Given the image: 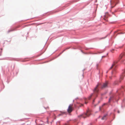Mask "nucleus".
Wrapping results in <instances>:
<instances>
[{"mask_svg":"<svg viewBox=\"0 0 125 125\" xmlns=\"http://www.w3.org/2000/svg\"><path fill=\"white\" fill-rule=\"evenodd\" d=\"M125 76V70H124L123 73V75L120 77V79L122 80L123 79V77L124 76Z\"/></svg>","mask_w":125,"mask_h":125,"instance_id":"obj_7","label":"nucleus"},{"mask_svg":"<svg viewBox=\"0 0 125 125\" xmlns=\"http://www.w3.org/2000/svg\"><path fill=\"white\" fill-rule=\"evenodd\" d=\"M104 104H103V105H104Z\"/></svg>","mask_w":125,"mask_h":125,"instance_id":"obj_16","label":"nucleus"},{"mask_svg":"<svg viewBox=\"0 0 125 125\" xmlns=\"http://www.w3.org/2000/svg\"><path fill=\"white\" fill-rule=\"evenodd\" d=\"M111 99V97H110V98L109 99V102H110Z\"/></svg>","mask_w":125,"mask_h":125,"instance_id":"obj_11","label":"nucleus"},{"mask_svg":"<svg viewBox=\"0 0 125 125\" xmlns=\"http://www.w3.org/2000/svg\"><path fill=\"white\" fill-rule=\"evenodd\" d=\"M99 85V84L97 85L96 87L94 89L93 93L91 94L88 97V99L89 100L91 98L94 99L93 101V103L94 102L95 99L97 96L99 91L98 87Z\"/></svg>","mask_w":125,"mask_h":125,"instance_id":"obj_1","label":"nucleus"},{"mask_svg":"<svg viewBox=\"0 0 125 125\" xmlns=\"http://www.w3.org/2000/svg\"><path fill=\"white\" fill-rule=\"evenodd\" d=\"M107 16L106 15L104 16V19L105 20V21H107V20L106 19L107 18Z\"/></svg>","mask_w":125,"mask_h":125,"instance_id":"obj_8","label":"nucleus"},{"mask_svg":"<svg viewBox=\"0 0 125 125\" xmlns=\"http://www.w3.org/2000/svg\"><path fill=\"white\" fill-rule=\"evenodd\" d=\"M115 62H114V63L112 64L111 66L109 68V70H111L112 69V68H113V69L114 70H115V69L116 67V66L115 65Z\"/></svg>","mask_w":125,"mask_h":125,"instance_id":"obj_5","label":"nucleus"},{"mask_svg":"<svg viewBox=\"0 0 125 125\" xmlns=\"http://www.w3.org/2000/svg\"><path fill=\"white\" fill-rule=\"evenodd\" d=\"M85 104H87V102H85Z\"/></svg>","mask_w":125,"mask_h":125,"instance_id":"obj_15","label":"nucleus"},{"mask_svg":"<svg viewBox=\"0 0 125 125\" xmlns=\"http://www.w3.org/2000/svg\"><path fill=\"white\" fill-rule=\"evenodd\" d=\"M118 113H119V111H118Z\"/></svg>","mask_w":125,"mask_h":125,"instance_id":"obj_13","label":"nucleus"},{"mask_svg":"<svg viewBox=\"0 0 125 125\" xmlns=\"http://www.w3.org/2000/svg\"><path fill=\"white\" fill-rule=\"evenodd\" d=\"M107 84L108 83L107 82H106L105 83H104L102 87V88H104L107 87Z\"/></svg>","mask_w":125,"mask_h":125,"instance_id":"obj_6","label":"nucleus"},{"mask_svg":"<svg viewBox=\"0 0 125 125\" xmlns=\"http://www.w3.org/2000/svg\"><path fill=\"white\" fill-rule=\"evenodd\" d=\"M73 106V105L72 104H70L68 107V108L67 109V111L69 113H70L71 112H72V106Z\"/></svg>","mask_w":125,"mask_h":125,"instance_id":"obj_3","label":"nucleus"},{"mask_svg":"<svg viewBox=\"0 0 125 125\" xmlns=\"http://www.w3.org/2000/svg\"><path fill=\"white\" fill-rule=\"evenodd\" d=\"M122 56V55H121L120 56V59H121Z\"/></svg>","mask_w":125,"mask_h":125,"instance_id":"obj_10","label":"nucleus"},{"mask_svg":"<svg viewBox=\"0 0 125 125\" xmlns=\"http://www.w3.org/2000/svg\"><path fill=\"white\" fill-rule=\"evenodd\" d=\"M90 115V112L89 111H87V113L80 115H79L78 117L80 118L83 117L84 118L87 117L89 116Z\"/></svg>","mask_w":125,"mask_h":125,"instance_id":"obj_2","label":"nucleus"},{"mask_svg":"<svg viewBox=\"0 0 125 125\" xmlns=\"http://www.w3.org/2000/svg\"><path fill=\"white\" fill-rule=\"evenodd\" d=\"M107 115H104L103 117L102 118V120H104L106 119V116Z\"/></svg>","mask_w":125,"mask_h":125,"instance_id":"obj_9","label":"nucleus"},{"mask_svg":"<svg viewBox=\"0 0 125 125\" xmlns=\"http://www.w3.org/2000/svg\"><path fill=\"white\" fill-rule=\"evenodd\" d=\"M112 73H113V71H112Z\"/></svg>","mask_w":125,"mask_h":125,"instance_id":"obj_14","label":"nucleus"},{"mask_svg":"<svg viewBox=\"0 0 125 125\" xmlns=\"http://www.w3.org/2000/svg\"><path fill=\"white\" fill-rule=\"evenodd\" d=\"M99 110H101V107H99Z\"/></svg>","mask_w":125,"mask_h":125,"instance_id":"obj_12","label":"nucleus"},{"mask_svg":"<svg viewBox=\"0 0 125 125\" xmlns=\"http://www.w3.org/2000/svg\"><path fill=\"white\" fill-rule=\"evenodd\" d=\"M115 3V1L114 0H111V7L112 8H113L114 6H115L117 4V3H116L115 5L114 6H113V5Z\"/></svg>","mask_w":125,"mask_h":125,"instance_id":"obj_4","label":"nucleus"}]
</instances>
